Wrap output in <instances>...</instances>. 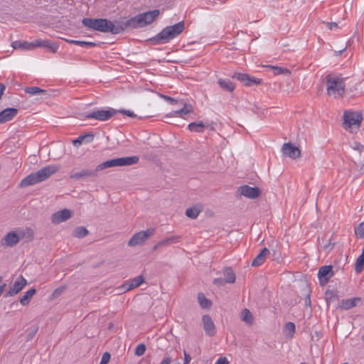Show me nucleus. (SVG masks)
I'll list each match as a JSON object with an SVG mask.
<instances>
[{
    "mask_svg": "<svg viewBox=\"0 0 364 364\" xmlns=\"http://www.w3.org/2000/svg\"><path fill=\"white\" fill-rule=\"evenodd\" d=\"M266 67L269 68L270 69L273 70V65H267Z\"/></svg>",
    "mask_w": 364,
    "mask_h": 364,
    "instance_id": "nucleus-59",
    "label": "nucleus"
},
{
    "mask_svg": "<svg viewBox=\"0 0 364 364\" xmlns=\"http://www.w3.org/2000/svg\"><path fill=\"white\" fill-rule=\"evenodd\" d=\"M171 360V357L169 355H166L165 358L161 362L160 364H170Z\"/></svg>",
    "mask_w": 364,
    "mask_h": 364,
    "instance_id": "nucleus-54",
    "label": "nucleus"
},
{
    "mask_svg": "<svg viewBox=\"0 0 364 364\" xmlns=\"http://www.w3.org/2000/svg\"><path fill=\"white\" fill-rule=\"evenodd\" d=\"M68 43L71 44L77 45L82 47H95L97 44L94 42H87V41H75L70 40L68 41Z\"/></svg>",
    "mask_w": 364,
    "mask_h": 364,
    "instance_id": "nucleus-36",
    "label": "nucleus"
},
{
    "mask_svg": "<svg viewBox=\"0 0 364 364\" xmlns=\"http://www.w3.org/2000/svg\"><path fill=\"white\" fill-rule=\"evenodd\" d=\"M184 21L164 28L160 33L151 38L149 41L154 45L166 43L179 36L184 30Z\"/></svg>",
    "mask_w": 364,
    "mask_h": 364,
    "instance_id": "nucleus-4",
    "label": "nucleus"
},
{
    "mask_svg": "<svg viewBox=\"0 0 364 364\" xmlns=\"http://www.w3.org/2000/svg\"><path fill=\"white\" fill-rule=\"evenodd\" d=\"M213 282L215 286H218V287H223L225 285V283H227L225 278L224 279H222V278L214 279Z\"/></svg>",
    "mask_w": 364,
    "mask_h": 364,
    "instance_id": "nucleus-48",
    "label": "nucleus"
},
{
    "mask_svg": "<svg viewBox=\"0 0 364 364\" xmlns=\"http://www.w3.org/2000/svg\"><path fill=\"white\" fill-rule=\"evenodd\" d=\"M183 353H184V363L183 364H189L191 360V355L186 353V350L183 351Z\"/></svg>",
    "mask_w": 364,
    "mask_h": 364,
    "instance_id": "nucleus-52",
    "label": "nucleus"
},
{
    "mask_svg": "<svg viewBox=\"0 0 364 364\" xmlns=\"http://www.w3.org/2000/svg\"><path fill=\"white\" fill-rule=\"evenodd\" d=\"M83 143V139H80V136H79L76 139L73 141V144L75 146H78Z\"/></svg>",
    "mask_w": 364,
    "mask_h": 364,
    "instance_id": "nucleus-53",
    "label": "nucleus"
},
{
    "mask_svg": "<svg viewBox=\"0 0 364 364\" xmlns=\"http://www.w3.org/2000/svg\"><path fill=\"white\" fill-rule=\"evenodd\" d=\"M295 333V325L292 322H288L283 328V333L287 338H291Z\"/></svg>",
    "mask_w": 364,
    "mask_h": 364,
    "instance_id": "nucleus-30",
    "label": "nucleus"
},
{
    "mask_svg": "<svg viewBox=\"0 0 364 364\" xmlns=\"http://www.w3.org/2000/svg\"><path fill=\"white\" fill-rule=\"evenodd\" d=\"M82 23L87 28L102 33L119 34L123 32V28L121 27L119 22L114 23L107 18H85L82 19Z\"/></svg>",
    "mask_w": 364,
    "mask_h": 364,
    "instance_id": "nucleus-1",
    "label": "nucleus"
},
{
    "mask_svg": "<svg viewBox=\"0 0 364 364\" xmlns=\"http://www.w3.org/2000/svg\"><path fill=\"white\" fill-rule=\"evenodd\" d=\"M95 135L92 132H88L80 135V139H83V143H90L94 139Z\"/></svg>",
    "mask_w": 364,
    "mask_h": 364,
    "instance_id": "nucleus-41",
    "label": "nucleus"
},
{
    "mask_svg": "<svg viewBox=\"0 0 364 364\" xmlns=\"http://www.w3.org/2000/svg\"><path fill=\"white\" fill-rule=\"evenodd\" d=\"M232 77L242 82L245 86L251 87L253 85H259L262 82L261 79L256 78L249 75L248 74L242 73H235L232 75Z\"/></svg>",
    "mask_w": 364,
    "mask_h": 364,
    "instance_id": "nucleus-10",
    "label": "nucleus"
},
{
    "mask_svg": "<svg viewBox=\"0 0 364 364\" xmlns=\"http://www.w3.org/2000/svg\"><path fill=\"white\" fill-rule=\"evenodd\" d=\"M65 290V287H59L58 288L55 289L52 295H51V299H55L58 297H59Z\"/></svg>",
    "mask_w": 364,
    "mask_h": 364,
    "instance_id": "nucleus-42",
    "label": "nucleus"
},
{
    "mask_svg": "<svg viewBox=\"0 0 364 364\" xmlns=\"http://www.w3.org/2000/svg\"><path fill=\"white\" fill-rule=\"evenodd\" d=\"M117 110L109 108L107 110L98 109L93 111L85 116V118H92L99 121H107L117 113Z\"/></svg>",
    "mask_w": 364,
    "mask_h": 364,
    "instance_id": "nucleus-9",
    "label": "nucleus"
},
{
    "mask_svg": "<svg viewBox=\"0 0 364 364\" xmlns=\"http://www.w3.org/2000/svg\"><path fill=\"white\" fill-rule=\"evenodd\" d=\"M351 147L354 150H357L359 152H362L364 149V146L362 144H360V143L356 142V141L353 142L351 144Z\"/></svg>",
    "mask_w": 364,
    "mask_h": 364,
    "instance_id": "nucleus-49",
    "label": "nucleus"
},
{
    "mask_svg": "<svg viewBox=\"0 0 364 364\" xmlns=\"http://www.w3.org/2000/svg\"><path fill=\"white\" fill-rule=\"evenodd\" d=\"M88 234L89 231L86 228L83 226H79L74 229L73 236L77 238H82L87 236Z\"/></svg>",
    "mask_w": 364,
    "mask_h": 364,
    "instance_id": "nucleus-33",
    "label": "nucleus"
},
{
    "mask_svg": "<svg viewBox=\"0 0 364 364\" xmlns=\"http://www.w3.org/2000/svg\"><path fill=\"white\" fill-rule=\"evenodd\" d=\"M282 151L284 156L293 159L299 158L301 155L300 149L289 142L283 144Z\"/></svg>",
    "mask_w": 364,
    "mask_h": 364,
    "instance_id": "nucleus-13",
    "label": "nucleus"
},
{
    "mask_svg": "<svg viewBox=\"0 0 364 364\" xmlns=\"http://www.w3.org/2000/svg\"><path fill=\"white\" fill-rule=\"evenodd\" d=\"M363 120L362 114L358 112L346 111L343 114V126L350 132H356Z\"/></svg>",
    "mask_w": 364,
    "mask_h": 364,
    "instance_id": "nucleus-7",
    "label": "nucleus"
},
{
    "mask_svg": "<svg viewBox=\"0 0 364 364\" xmlns=\"http://www.w3.org/2000/svg\"><path fill=\"white\" fill-rule=\"evenodd\" d=\"M110 354L108 352L103 353L100 364H107L110 360Z\"/></svg>",
    "mask_w": 364,
    "mask_h": 364,
    "instance_id": "nucleus-47",
    "label": "nucleus"
},
{
    "mask_svg": "<svg viewBox=\"0 0 364 364\" xmlns=\"http://www.w3.org/2000/svg\"><path fill=\"white\" fill-rule=\"evenodd\" d=\"M198 299L200 306L203 309H209L212 305L211 301L207 299L203 293H199L198 294Z\"/></svg>",
    "mask_w": 364,
    "mask_h": 364,
    "instance_id": "nucleus-34",
    "label": "nucleus"
},
{
    "mask_svg": "<svg viewBox=\"0 0 364 364\" xmlns=\"http://www.w3.org/2000/svg\"><path fill=\"white\" fill-rule=\"evenodd\" d=\"M240 318L249 326L252 325L254 323L253 315L247 309H245L242 311L240 314Z\"/></svg>",
    "mask_w": 364,
    "mask_h": 364,
    "instance_id": "nucleus-28",
    "label": "nucleus"
},
{
    "mask_svg": "<svg viewBox=\"0 0 364 364\" xmlns=\"http://www.w3.org/2000/svg\"><path fill=\"white\" fill-rule=\"evenodd\" d=\"M223 274L225 276V279L227 283L232 284L235 282V279H236L235 274L231 267H226L223 268Z\"/></svg>",
    "mask_w": 364,
    "mask_h": 364,
    "instance_id": "nucleus-27",
    "label": "nucleus"
},
{
    "mask_svg": "<svg viewBox=\"0 0 364 364\" xmlns=\"http://www.w3.org/2000/svg\"><path fill=\"white\" fill-rule=\"evenodd\" d=\"M215 364H229V361L226 357H220Z\"/></svg>",
    "mask_w": 364,
    "mask_h": 364,
    "instance_id": "nucleus-51",
    "label": "nucleus"
},
{
    "mask_svg": "<svg viewBox=\"0 0 364 364\" xmlns=\"http://www.w3.org/2000/svg\"><path fill=\"white\" fill-rule=\"evenodd\" d=\"M6 87L2 83H0V99L1 98V96L4 93V91L5 90Z\"/></svg>",
    "mask_w": 364,
    "mask_h": 364,
    "instance_id": "nucleus-57",
    "label": "nucleus"
},
{
    "mask_svg": "<svg viewBox=\"0 0 364 364\" xmlns=\"http://www.w3.org/2000/svg\"><path fill=\"white\" fill-rule=\"evenodd\" d=\"M326 25L330 30H333L338 26V24L335 22H327Z\"/></svg>",
    "mask_w": 364,
    "mask_h": 364,
    "instance_id": "nucleus-55",
    "label": "nucleus"
},
{
    "mask_svg": "<svg viewBox=\"0 0 364 364\" xmlns=\"http://www.w3.org/2000/svg\"><path fill=\"white\" fill-rule=\"evenodd\" d=\"M110 164V167L118 166L117 158L108 160Z\"/></svg>",
    "mask_w": 364,
    "mask_h": 364,
    "instance_id": "nucleus-56",
    "label": "nucleus"
},
{
    "mask_svg": "<svg viewBox=\"0 0 364 364\" xmlns=\"http://www.w3.org/2000/svg\"><path fill=\"white\" fill-rule=\"evenodd\" d=\"M27 284L26 279L23 277L20 276L14 283L12 287L5 294V297L13 296L18 294Z\"/></svg>",
    "mask_w": 364,
    "mask_h": 364,
    "instance_id": "nucleus-11",
    "label": "nucleus"
},
{
    "mask_svg": "<svg viewBox=\"0 0 364 364\" xmlns=\"http://www.w3.org/2000/svg\"><path fill=\"white\" fill-rule=\"evenodd\" d=\"M144 282L142 275H139L134 278L129 279L124 284L120 287V289L124 291H129L134 288L138 287Z\"/></svg>",
    "mask_w": 364,
    "mask_h": 364,
    "instance_id": "nucleus-15",
    "label": "nucleus"
},
{
    "mask_svg": "<svg viewBox=\"0 0 364 364\" xmlns=\"http://www.w3.org/2000/svg\"><path fill=\"white\" fill-rule=\"evenodd\" d=\"M361 341L364 343V334L361 336Z\"/></svg>",
    "mask_w": 364,
    "mask_h": 364,
    "instance_id": "nucleus-60",
    "label": "nucleus"
},
{
    "mask_svg": "<svg viewBox=\"0 0 364 364\" xmlns=\"http://www.w3.org/2000/svg\"><path fill=\"white\" fill-rule=\"evenodd\" d=\"M360 301V299L359 297L343 299L339 303V307L342 309L348 310L355 306Z\"/></svg>",
    "mask_w": 364,
    "mask_h": 364,
    "instance_id": "nucleus-23",
    "label": "nucleus"
},
{
    "mask_svg": "<svg viewBox=\"0 0 364 364\" xmlns=\"http://www.w3.org/2000/svg\"><path fill=\"white\" fill-rule=\"evenodd\" d=\"M111 168L109 161H104L96 166V171L98 173L104 169Z\"/></svg>",
    "mask_w": 364,
    "mask_h": 364,
    "instance_id": "nucleus-45",
    "label": "nucleus"
},
{
    "mask_svg": "<svg viewBox=\"0 0 364 364\" xmlns=\"http://www.w3.org/2000/svg\"><path fill=\"white\" fill-rule=\"evenodd\" d=\"M326 92L333 98L343 97L346 92L344 77L338 74H328L326 76Z\"/></svg>",
    "mask_w": 364,
    "mask_h": 364,
    "instance_id": "nucleus-5",
    "label": "nucleus"
},
{
    "mask_svg": "<svg viewBox=\"0 0 364 364\" xmlns=\"http://www.w3.org/2000/svg\"><path fill=\"white\" fill-rule=\"evenodd\" d=\"M268 255H269V250L266 247L263 248L252 262V266L259 267L262 264Z\"/></svg>",
    "mask_w": 364,
    "mask_h": 364,
    "instance_id": "nucleus-21",
    "label": "nucleus"
},
{
    "mask_svg": "<svg viewBox=\"0 0 364 364\" xmlns=\"http://www.w3.org/2000/svg\"><path fill=\"white\" fill-rule=\"evenodd\" d=\"M18 114L16 108H6L0 112V124L11 120Z\"/></svg>",
    "mask_w": 364,
    "mask_h": 364,
    "instance_id": "nucleus-20",
    "label": "nucleus"
},
{
    "mask_svg": "<svg viewBox=\"0 0 364 364\" xmlns=\"http://www.w3.org/2000/svg\"><path fill=\"white\" fill-rule=\"evenodd\" d=\"M289 75L290 71L285 68L274 65V75Z\"/></svg>",
    "mask_w": 364,
    "mask_h": 364,
    "instance_id": "nucleus-39",
    "label": "nucleus"
},
{
    "mask_svg": "<svg viewBox=\"0 0 364 364\" xmlns=\"http://www.w3.org/2000/svg\"><path fill=\"white\" fill-rule=\"evenodd\" d=\"M14 49H23L31 50L35 48V41L29 43L27 41H16L11 44Z\"/></svg>",
    "mask_w": 364,
    "mask_h": 364,
    "instance_id": "nucleus-24",
    "label": "nucleus"
},
{
    "mask_svg": "<svg viewBox=\"0 0 364 364\" xmlns=\"http://www.w3.org/2000/svg\"><path fill=\"white\" fill-rule=\"evenodd\" d=\"M203 329L208 336H214L216 333V328L213 321L212 318L206 314L204 315L202 318Z\"/></svg>",
    "mask_w": 364,
    "mask_h": 364,
    "instance_id": "nucleus-16",
    "label": "nucleus"
},
{
    "mask_svg": "<svg viewBox=\"0 0 364 364\" xmlns=\"http://www.w3.org/2000/svg\"><path fill=\"white\" fill-rule=\"evenodd\" d=\"M364 269V253H363L356 260L355 270L360 272Z\"/></svg>",
    "mask_w": 364,
    "mask_h": 364,
    "instance_id": "nucleus-37",
    "label": "nucleus"
},
{
    "mask_svg": "<svg viewBox=\"0 0 364 364\" xmlns=\"http://www.w3.org/2000/svg\"><path fill=\"white\" fill-rule=\"evenodd\" d=\"M38 331V327L37 326H34L32 328H31L28 332L27 336H26V341H31L33 338L35 336L36 333Z\"/></svg>",
    "mask_w": 364,
    "mask_h": 364,
    "instance_id": "nucleus-40",
    "label": "nucleus"
},
{
    "mask_svg": "<svg viewBox=\"0 0 364 364\" xmlns=\"http://www.w3.org/2000/svg\"><path fill=\"white\" fill-rule=\"evenodd\" d=\"M25 237H26L28 240H33V231L31 228L9 232L3 237L1 242L4 245L7 247H14Z\"/></svg>",
    "mask_w": 364,
    "mask_h": 364,
    "instance_id": "nucleus-6",
    "label": "nucleus"
},
{
    "mask_svg": "<svg viewBox=\"0 0 364 364\" xmlns=\"http://www.w3.org/2000/svg\"><path fill=\"white\" fill-rule=\"evenodd\" d=\"M161 246L159 245V242H157L154 247H153V250L155 251L158 248L161 247Z\"/></svg>",
    "mask_w": 364,
    "mask_h": 364,
    "instance_id": "nucleus-58",
    "label": "nucleus"
},
{
    "mask_svg": "<svg viewBox=\"0 0 364 364\" xmlns=\"http://www.w3.org/2000/svg\"><path fill=\"white\" fill-rule=\"evenodd\" d=\"M160 97L161 98H163L164 100H165L166 101H167L168 102H169L170 104H178V103H180V104H183V101L182 100H176L174 98H172L169 96H167V95H160Z\"/></svg>",
    "mask_w": 364,
    "mask_h": 364,
    "instance_id": "nucleus-43",
    "label": "nucleus"
},
{
    "mask_svg": "<svg viewBox=\"0 0 364 364\" xmlns=\"http://www.w3.org/2000/svg\"><path fill=\"white\" fill-rule=\"evenodd\" d=\"M146 351V346L144 344L141 343L135 348V354L138 356H141L144 354Z\"/></svg>",
    "mask_w": 364,
    "mask_h": 364,
    "instance_id": "nucleus-44",
    "label": "nucleus"
},
{
    "mask_svg": "<svg viewBox=\"0 0 364 364\" xmlns=\"http://www.w3.org/2000/svg\"><path fill=\"white\" fill-rule=\"evenodd\" d=\"M220 87L228 92H232L235 88V85L229 79H219L218 81Z\"/></svg>",
    "mask_w": 364,
    "mask_h": 364,
    "instance_id": "nucleus-26",
    "label": "nucleus"
},
{
    "mask_svg": "<svg viewBox=\"0 0 364 364\" xmlns=\"http://www.w3.org/2000/svg\"><path fill=\"white\" fill-rule=\"evenodd\" d=\"M155 232V229L148 228L134 234L129 240L128 245L134 247L142 245L149 237H151Z\"/></svg>",
    "mask_w": 364,
    "mask_h": 364,
    "instance_id": "nucleus-8",
    "label": "nucleus"
},
{
    "mask_svg": "<svg viewBox=\"0 0 364 364\" xmlns=\"http://www.w3.org/2000/svg\"><path fill=\"white\" fill-rule=\"evenodd\" d=\"M308 300H309V303L310 304L311 301H310V299H309V296H308Z\"/></svg>",
    "mask_w": 364,
    "mask_h": 364,
    "instance_id": "nucleus-62",
    "label": "nucleus"
},
{
    "mask_svg": "<svg viewBox=\"0 0 364 364\" xmlns=\"http://www.w3.org/2000/svg\"><path fill=\"white\" fill-rule=\"evenodd\" d=\"M25 92L31 95H35L38 94H46V90H42L38 87H26L24 89Z\"/></svg>",
    "mask_w": 364,
    "mask_h": 364,
    "instance_id": "nucleus-35",
    "label": "nucleus"
},
{
    "mask_svg": "<svg viewBox=\"0 0 364 364\" xmlns=\"http://www.w3.org/2000/svg\"><path fill=\"white\" fill-rule=\"evenodd\" d=\"M182 105H183V107L181 109L174 111L173 112V114H171V116H174V115L182 116L183 114H190V113L193 112V107L190 104H186V103L183 102Z\"/></svg>",
    "mask_w": 364,
    "mask_h": 364,
    "instance_id": "nucleus-31",
    "label": "nucleus"
},
{
    "mask_svg": "<svg viewBox=\"0 0 364 364\" xmlns=\"http://www.w3.org/2000/svg\"><path fill=\"white\" fill-rule=\"evenodd\" d=\"M58 170L59 167L56 165H48L45 166L36 172L31 173L21 180L19 186L21 188H25L43 182L47 180L53 174L55 173Z\"/></svg>",
    "mask_w": 364,
    "mask_h": 364,
    "instance_id": "nucleus-3",
    "label": "nucleus"
},
{
    "mask_svg": "<svg viewBox=\"0 0 364 364\" xmlns=\"http://www.w3.org/2000/svg\"><path fill=\"white\" fill-rule=\"evenodd\" d=\"M160 14L158 9L139 14L138 15L127 20L124 22H119L123 31L127 28H138L151 24Z\"/></svg>",
    "mask_w": 364,
    "mask_h": 364,
    "instance_id": "nucleus-2",
    "label": "nucleus"
},
{
    "mask_svg": "<svg viewBox=\"0 0 364 364\" xmlns=\"http://www.w3.org/2000/svg\"><path fill=\"white\" fill-rule=\"evenodd\" d=\"M139 158L136 156L117 158L118 166H127L138 163Z\"/></svg>",
    "mask_w": 364,
    "mask_h": 364,
    "instance_id": "nucleus-22",
    "label": "nucleus"
},
{
    "mask_svg": "<svg viewBox=\"0 0 364 364\" xmlns=\"http://www.w3.org/2000/svg\"><path fill=\"white\" fill-rule=\"evenodd\" d=\"M238 191L242 196L250 199L258 198L261 194V191L257 187H251L248 185H243L238 188Z\"/></svg>",
    "mask_w": 364,
    "mask_h": 364,
    "instance_id": "nucleus-12",
    "label": "nucleus"
},
{
    "mask_svg": "<svg viewBox=\"0 0 364 364\" xmlns=\"http://www.w3.org/2000/svg\"><path fill=\"white\" fill-rule=\"evenodd\" d=\"M36 293V290L34 288H32L29 289L28 291H26L22 297L19 299V302L23 306H27L32 297L35 295Z\"/></svg>",
    "mask_w": 364,
    "mask_h": 364,
    "instance_id": "nucleus-25",
    "label": "nucleus"
},
{
    "mask_svg": "<svg viewBox=\"0 0 364 364\" xmlns=\"http://www.w3.org/2000/svg\"><path fill=\"white\" fill-rule=\"evenodd\" d=\"M3 280V277L1 276H0V283L2 282Z\"/></svg>",
    "mask_w": 364,
    "mask_h": 364,
    "instance_id": "nucleus-61",
    "label": "nucleus"
},
{
    "mask_svg": "<svg viewBox=\"0 0 364 364\" xmlns=\"http://www.w3.org/2000/svg\"><path fill=\"white\" fill-rule=\"evenodd\" d=\"M355 235L359 238L364 237V223H360L354 229Z\"/></svg>",
    "mask_w": 364,
    "mask_h": 364,
    "instance_id": "nucleus-38",
    "label": "nucleus"
},
{
    "mask_svg": "<svg viewBox=\"0 0 364 364\" xmlns=\"http://www.w3.org/2000/svg\"><path fill=\"white\" fill-rule=\"evenodd\" d=\"M117 113L119 112V113H122L128 117H135L136 115L134 114V112L129 111V110H125V109H119V110H117Z\"/></svg>",
    "mask_w": 364,
    "mask_h": 364,
    "instance_id": "nucleus-50",
    "label": "nucleus"
},
{
    "mask_svg": "<svg viewBox=\"0 0 364 364\" xmlns=\"http://www.w3.org/2000/svg\"><path fill=\"white\" fill-rule=\"evenodd\" d=\"M43 47L48 49L52 53H56L59 48V45L56 42H53L48 40L38 39L35 41V48Z\"/></svg>",
    "mask_w": 364,
    "mask_h": 364,
    "instance_id": "nucleus-19",
    "label": "nucleus"
},
{
    "mask_svg": "<svg viewBox=\"0 0 364 364\" xmlns=\"http://www.w3.org/2000/svg\"><path fill=\"white\" fill-rule=\"evenodd\" d=\"M333 275V272L331 265L323 266L319 268L318 272V277L321 283H326Z\"/></svg>",
    "mask_w": 364,
    "mask_h": 364,
    "instance_id": "nucleus-18",
    "label": "nucleus"
},
{
    "mask_svg": "<svg viewBox=\"0 0 364 364\" xmlns=\"http://www.w3.org/2000/svg\"><path fill=\"white\" fill-rule=\"evenodd\" d=\"M177 237H168L166 239H164L161 241H159V245L162 247V246H164V245H169L170 243L173 242V241H175L176 240H177Z\"/></svg>",
    "mask_w": 364,
    "mask_h": 364,
    "instance_id": "nucleus-46",
    "label": "nucleus"
},
{
    "mask_svg": "<svg viewBox=\"0 0 364 364\" xmlns=\"http://www.w3.org/2000/svg\"><path fill=\"white\" fill-rule=\"evenodd\" d=\"M72 212L68 209H63L62 210L54 213L51 216V222L53 224H59L72 217Z\"/></svg>",
    "mask_w": 364,
    "mask_h": 364,
    "instance_id": "nucleus-14",
    "label": "nucleus"
},
{
    "mask_svg": "<svg viewBox=\"0 0 364 364\" xmlns=\"http://www.w3.org/2000/svg\"><path fill=\"white\" fill-rule=\"evenodd\" d=\"M14 304L17 305L18 304L16 302H15V303L12 304V305H14Z\"/></svg>",
    "mask_w": 364,
    "mask_h": 364,
    "instance_id": "nucleus-63",
    "label": "nucleus"
},
{
    "mask_svg": "<svg viewBox=\"0 0 364 364\" xmlns=\"http://www.w3.org/2000/svg\"><path fill=\"white\" fill-rule=\"evenodd\" d=\"M207 127V125L204 124L202 122H191L188 124V129L191 132H203L204 128Z\"/></svg>",
    "mask_w": 364,
    "mask_h": 364,
    "instance_id": "nucleus-32",
    "label": "nucleus"
},
{
    "mask_svg": "<svg viewBox=\"0 0 364 364\" xmlns=\"http://www.w3.org/2000/svg\"><path fill=\"white\" fill-rule=\"evenodd\" d=\"M201 211L200 206L194 205L186 209V215L189 218L196 219Z\"/></svg>",
    "mask_w": 364,
    "mask_h": 364,
    "instance_id": "nucleus-29",
    "label": "nucleus"
},
{
    "mask_svg": "<svg viewBox=\"0 0 364 364\" xmlns=\"http://www.w3.org/2000/svg\"><path fill=\"white\" fill-rule=\"evenodd\" d=\"M98 176V173L96 171V168L95 169H82L78 172H75L74 173H72L70 177L72 179L74 180H80L83 178H95Z\"/></svg>",
    "mask_w": 364,
    "mask_h": 364,
    "instance_id": "nucleus-17",
    "label": "nucleus"
}]
</instances>
